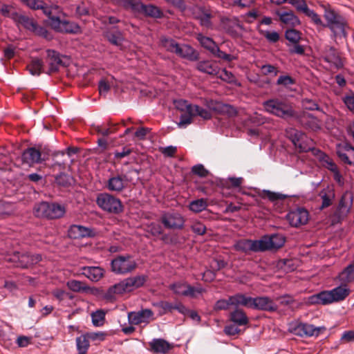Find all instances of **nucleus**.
Listing matches in <instances>:
<instances>
[{"instance_id": "obj_1", "label": "nucleus", "mask_w": 354, "mask_h": 354, "mask_svg": "<svg viewBox=\"0 0 354 354\" xmlns=\"http://www.w3.org/2000/svg\"><path fill=\"white\" fill-rule=\"evenodd\" d=\"M350 293V289L346 283H342L330 290H324L309 296L306 304L308 305H327L344 300Z\"/></svg>"}, {"instance_id": "obj_2", "label": "nucleus", "mask_w": 354, "mask_h": 354, "mask_svg": "<svg viewBox=\"0 0 354 354\" xmlns=\"http://www.w3.org/2000/svg\"><path fill=\"white\" fill-rule=\"evenodd\" d=\"M147 281L145 275H137L127 278L118 283L114 284L109 288L104 293V298L111 300L115 297L116 295L122 294L125 292H131L144 285Z\"/></svg>"}, {"instance_id": "obj_3", "label": "nucleus", "mask_w": 354, "mask_h": 354, "mask_svg": "<svg viewBox=\"0 0 354 354\" xmlns=\"http://www.w3.org/2000/svg\"><path fill=\"white\" fill-rule=\"evenodd\" d=\"M243 306L267 312H274L278 309L274 301L267 296L252 297L244 294H243Z\"/></svg>"}, {"instance_id": "obj_4", "label": "nucleus", "mask_w": 354, "mask_h": 354, "mask_svg": "<svg viewBox=\"0 0 354 354\" xmlns=\"http://www.w3.org/2000/svg\"><path fill=\"white\" fill-rule=\"evenodd\" d=\"M265 110L275 116L288 118L295 115L292 107L288 103L278 99H272L263 103Z\"/></svg>"}, {"instance_id": "obj_5", "label": "nucleus", "mask_w": 354, "mask_h": 354, "mask_svg": "<svg viewBox=\"0 0 354 354\" xmlns=\"http://www.w3.org/2000/svg\"><path fill=\"white\" fill-rule=\"evenodd\" d=\"M96 203L102 210L111 214H118L123 211L121 201L108 193L99 194Z\"/></svg>"}, {"instance_id": "obj_6", "label": "nucleus", "mask_w": 354, "mask_h": 354, "mask_svg": "<svg viewBox=\"0 0 354 354\" xmlns=\"http://www.w3.org/2000/svg\"><path fill=\"white\" fill-rule=\"evenodd\" d=\"M65 213L63 206L55 203L42 202L34 208V214L37 217L47 218L50 219L62 217Z\"/></svg>"}, {"instance_id": "obj_7", "label": "nucleus", "mask_w": 354, "mask_h": 354, "mask_svg": "<svg viewBox=\"0 0 354 354\" xmlns=\"http://www.w3.org/2000/svg\"><path fill=\"white\" fill-rule=\"evenodd\" d=\"M286 133L299 151L306 152L313 149V140L301 131L290 128L286 129Z\"/></svg>"}, {"instance_id": "obj_8", "label": "nucleus", "mask_w": 354, "mask_h": 354, "mask_svg": "<svg viewBox=\"0 0 354 354\" xmlns=\"http://www.w3.org/2000/svg\"><path fill=\"white\" fill-rule=\"evenodd\" d=\"M111 266L113 272L124 274L132 272L136 268V263L129 255L118 256L111 261Z\"/></svg>"}, {"instance_id": "obj_9", "label": "nucleus", "mask_w": 354, "mask_h": 354, "mask_svg": "<svg viewBox=\"0 0 354 354\" xmlns=\"http://www.w3.org/2000/svg\"><path fill=\"white\" fill-rule=\"evenodd\" d=\"M12 19H13L18 24L22 25L27 30H29L36 35L42 36L45 38H48V33L46 28L39 26L33 19L19 13H14L12 15Z\"/></svg>"}, {"instance_id": "obj_10", "label": "nucleus", "mask_w": 354, "mask_h": 354, "mask_svg": "<svg viewBox=\"0 0 354 354\" xmlns=\"http://www.w3.org/2000/svg\"><path fill=\"white\" fill-rule=\"evenodd\" d=\"M283 245H233L234 251L240 252L246 255H250L253 252H262L270 251L277 252Z\"/></svg>"}, {"instance_id": "obj_11", "label": "nucleus", "mask_w": 354, "mask_h": 354, "mask_svg": "<svg viewBox=\"0 0 354 354\" xmlns=\"http://www.w3.org/2000/svg\"><path fill=\"white\" fill-rule=\"evenodd\" d=\"M169 288L178 295L190 297H195L205 291L201 286H192L185 282L174 283L169 286Z\"/></svg>"}, {"instance_id": "obj_12", "label": "nucleus", "mask_w": 354, "mask_h": 354, "mask_svg": "<svg viewBox=\"0 0 354 354\" xmlns=\"http://www.w3.org/2000/svg\"><path fill=\"white\" fill-rule=\"evenodd\" d=\"M41 255L39 254H21L19 252H15L13 257L10 259H8V260L17 263V266L21 268H28L33 264L39 262L41 260Z\"/></svg>"}, {"instance_id": "obj_13", "label": "nucleus", "mask_w": 354, "mask_h": 354, "mask_svg": "<svg viewBox=\"0 0 354 354\" xmlns=\"http://www.w3.org/2000/svg\"><path fill=\"white\" fill-rule=\"evenodd\" d=\"M286 217L292 226L299 227L307 223L309 219V214L306 209L299 207L290 211Z\"/></svg>"}, {"instance_id": "obj_14", "label": "nucleus", "mask_w": 354, "mask_h": 354, "mask_svg": "<svg viewBox=\"0 0 354 354\" xmlns=\"http://www.w3.org/2000/svg\"><path fill=\"white\" fill-rule=\"evenodd\" d=\"M133 179L127 175H117L110 178L106 184V187L109 191L115 192H120L125 189L128 183L132 182Z\"/></svg>"}, {"instance_id": "obj_15", "label": "nucleus", "mask_w": 354, "mask_h": 354, "mask_svg": "<svg viewBox=\"0 0 354 354\" xmlns=\"http://www.w3.org/2000/svg\"><path fill=\"white\" fill-rule=\"evenodd\" d=\"M243 306V294L237 293L228 297L227 299L218 300L214 306L215 310H227L230 306Z\"/></svg>"}, {"instance_id": "obj_16", "label": "nucleus", "mask_w": 354, "mask_h": 354, "mask_svg": "<svg viewBox=\"0 0 354 354\" xmlns=\"http://www.w3.org/2000/svg\"><path fill=\"white\" fill-rule=\"evenodd\" d=\"M338 157L345 163L354 165V148L348 143H339L336 147Z\"/></svg>"}, {"instance_id": "obj_17", "label": "nucleus", "mask_w": 354, "mask_h": 354, "mask_svg": "<svg viewBox=\"0 0 354 354\" xmlns=\"http://www.w3.org/2000/svg\"><path fill=\"white\" fill-rule=\"evenodd\" d=\"M46 53V62L49 66L46 72L48 74L57 71L60 66H65V62L62 59V56L58 52L48 49Z\"/></svg>"}, {"instance_id": "obj_18", "label": "nucleus", "mask_w": 354, "mask_h": 354, "mask_svg": "<svg viewBox=\"0 0 354 354\" xmlns=\"http://www.w3.org/2000/svg\"><path fill=\"white\" fill-rule=\"evenodd\" d=\"M95 234L96 233L93 229L77 225L71 226L68 231V236L73 239H78L84 237H93Z\"/></svg>"}, {"instance_id": "obj_19", "label": "nucleus", "mask_w": 354, "mask_h": 354, "mask_svg": "<svg viewBox=\"0 0 354 354\" xmlns=\"http://www.w3.org/2000/svg\"><path fill=\"white\" fill-rule=\"evenodd\" d=\"M153 312L149 309H142L138 312H131L128 314V321L131 324L138 325L148 323Z\"/></svg>"}, {"instance_id": "obj_20", "label": "nucleus", "mask_w": 354, "mask_h": 354, "mask_svg": "<svg viewBox=\"0 0 354 354\" xmlns=\"http://www.w3.org/2000/svg\"><path fill=\"white\" fill-rule=\"evenodd\" d=\"M164 225L169 229H179L184 225V219L177 213L167 214L162 217Z\"/></svg>"}, {"instance_id": "obj_21", "label": "nucleus", "mask_w": 354, "mask_h": 354, "mask_svg": "<svg viewBox=\"0 0 354 354\" xmlns=\"http://www.w3.org/2000/svg\"><path fill=\"white\" fill-rule=\"evenodd\" d=\"M285 236L281 234H266L260 239L246 240L243 243H285ZM237 243H241L238 242Z\"/></svg>"}, {"instance_id": "obj_22", "label": "nucleus", "mask_w": 354, "mask_h": 354, "mask_svg": "<svg viewBox=\"0 0 354 354\" xmlns=\"http://www.w3.org/2000/svg\"><path fill=\"white\" fill-rule=\"evenodd\" d=\"M322 57L326 62L333 64L337 68H340L343 66L341 58L336 50L333 47H326L324 50L322 52Z\"/></svg>"}, {"instance_id": "obj_23", "label": "nucleus", "mask_w": 354, "mask_h": 354, "mask_svg": "<svg viewBox=\"0 0 354 354\" xmlns=\"http://www.w3.org/2000/svg\"><path fill=\"white\" fill-rule=\"evenodd\" d=\"M149 344L150 351L155 353L166 354L171 348L169 343L162 338L153 339Z\"/></svg>"}, {"instance_id": "obj_24", "label": "nucleus", "mask_w": 354, "mask_h": 354, "mask_svg": "<svg viewBox=\"0 0 354 354\" xmlns=\"http://www.w3.org/2000/svg\"><path fill=\"white\" fill-rule=\"evenodd\" d=\"M195 17L199 20L200 24L207 28H212L211 18L212 17L211 12L205 8H199L194 12Z\"/></svg>"}, {"instance_id": "obj_25", "label": "nucleus", "mask_w": 354, "mask_h": 354, "mask_svg": "<svg viewBox=\"0 0 354 354\" xmlns=\"http://www.w3.org/2000/svg\"><path fill=\"white\" fill-rule=\"evenodd\" d=\"M175 54L182 58L187 59L191 61H194L198 59V55L194 48L187 44H178Z\"/></svg>"}, {"instance_id": "obj_26", "label": "nucleus", "mask_w": 354, "mask_h": 354, "mask_svg": "<svg viewBox=\"0 0 354 354\" xmlns=\"http://www.w3.org/2000/svg\"><path fill=\"white\" fill-rule=\"evenodd\" d=\"M22 160L29 165L38 163L41 161V153L35 148H29L24 151Z\"/></svg>"}, {"instance_id": "obj_27", "label": "nucleus", "mask_w": 354, "mask_h": 354, "mask_svg": "<svg viewBox=\"0 0 354 354\" xmlns=\"http://www.w3.org/2000/svg\"><path fill=\"white\" fill-rule=\"evenodd\" d=\"M276 14L279 17L280 21L286 25L296 26L300 24V20L292 11H277Z\"/></svg>"}, {"instance_id": "obj_28", "label": "nucleus", "mask_w": 354, "mask_h": 354, "mask_svg": "<svg viewBox=\"0 0 354 354\" xmlns=\"http://www.w3.org/2000/svg\"><path fill=\"white\" fill-rule=\"evenodd\" d=\"M337 278L341 283L354 281V260L338 274Z\"/></svg>"}, {"instance_id": "obj_29", "label": "nucleus", "mask_w": 354, "mask_h": 354, "mask_svg": "<svg viewBox=\"0 0 354 354\" xmlns=\"http://www.w3.org/2000/svg\"><path fill=\"white\" fill-rule=\"evenodd\" d=\"M301 124L306 128L312 131H317L321 128L319 120L310 114H305L300 119Z\"/></svg>"}, {"instance_id": "obj_30", "label": "nucleus", "mask_w": 354, "mask_h": 354, "mask_svg": "<svg viewBox=\"0 0 354 354\" xmlns=\"http://www.w3.org/2000/svg\"><path fill=\"white\" fill-rule=\"evenodd\" d=\"M230 320L237 326H244L248 323V318L245 312L236 307L230 313Z\"/></svg>"}, {"instance_id": "obj_31", "label": "nucleus", "mask_w": 354, "mask_h": 354, "mask_svg": "<svg viewBox=\"0 0 354 354\" xmlns=\"http://www.w3.org/2000/svg\"><path fill=\"white\" fill-rule=\"evenodd\" d=\"M82 274L93 281H99L103 276V270L100 267H84Z\"/></svg>"}, {"instance_id": "obj_32", "label": "nucleus", "mask_w": 354, "mask_h": 354, "mask_svg": "<svg viewBox=\"0 0 354 354\" xmlns=\"http://www.w3.org/2000/svg\"><path fill=\"white\" fill-rule=\"evenodd\" d=\"M137 12L143 13L145 15L155 18H160L162 15V12L158 7L151 4L145 5L142 2H140V7H139Z\"/></svg>"}, {"instance_id": "obj_33", "label": "nucleus", "mask_w": 354, "mask_h": 354, "mask_svg": "<svg viewBox=\"0 0 354 354\" xmlns=\"http://www.w3.org/2000/svg\"><path fill=\"white\" fill-rule=\"evenodd\" d=\"M353 204V195L351 192H345L339 203V211L342 214H347L351 209Z\"/></svg>"}, {"instance_id": "obj_34", "label": "nucleus", "mask_w": 354, "mask_h": 354, "mask_svg": "<svg viewBox=\"0 0 354 354\" xmlns=\"http://www.w3.org/2000/svg\"><path fill=\"white\" fill-rule=\"evenodd\" d=\"M30 73L32 75H39L44 72V62L39 58H32L30 63L27 66Z\"/></svg>"}, {"instance_id": "obj_35", "label": "nucleus", "mask_w": 354, "mask_h": 354, "mask_svg": "<svg viewBox=\"0 0 354 354\" xmlns=\"http://www.w3.org/2000/svg\"><path fill=\"white\" fill-rule=\"evenodd\" d=\"M335 36H345V21L340 16L334 22L328 25Z\"/></svg>"}, {"instance_id": "obj_36", "label": "nucleus", "mask_w": 354, "mask_h": 354, "mask_svg": "<svg viewBox=\"0 0 354 354\" xmlns=\"http://www.w3.org/2000/svg\"><path fill=\"white\" fill-rule=\"evenodd\" d=\"M196 68L198 71L209 75H216L218 72V68L216 65L209 61H203L198 62L197 64Z\"/></svg>"}, {"instance_id": "obj_37", "label": "nucleus", "mask_w": 354, "mask_h": 354, "mask_svg": "<svg viewBox=\"0 0 354 354\" xmlns=\"http://www.w3.org/2000/svg\"><path fill=\"white\" fill-rule=\"evenodd\" d=\"M76 346L78 354H86L90 346L89 339L86 334L76 338Z\"/></svg>"}, {"instance_id": "obj_38", "label": "nucleus", "mask_w": 354, "mask_h": 354, "mask_svg": "<svg viewBox=\"0 0 354 354\" xmlns=\"http://www.w3.org/2000/svg\"><path fill=\"white\" fill-rule=\"evenodd\" d=\"M105 37L110 43L115 46H120L124 40L122 32L118 30L107 31L105 33Z\"/></svg>"}, {"instance_id": "obj_39", "label": "nucleus", "mask_w": 354, "mask_h": 354, "mask_svg": "<svg viewBox=\"0 0 354 354\" xmlns=\"http://www.w3.org/2000/svg\"><path fill=\"white\" fill-rule=\"evenodd\" d=\"M223 24H228V27H225L227 32H229L233 37H237L239 35L242 26L236 21H231L228 19H223Z\"/></svg>"}, {"instance_id": "obj_40", "label": "nucleus", "mask_w": 354, "mask_h": 354, "mask_svg": "<svg viewBox=\"0 0 354 354\" xmlns=\"http://www.w3.org/2000/svg\"><path fill=\"white\" fill-rule=\"evenodd\" d=\"M197 39L200 44L205 48L207 49L212 53L216 50L218 46L213 41L212 39L208 37L202 35L201 34L198 35Z\"/></svg>"}, {"instance_id": "obj_41", "label": "nucleus", "mask_w": 354, "mask_h": 354, "mask_svg": "<svg viewBox=\"0 0 354 354\" xmlns=\"http://www.w3.org/2000/svg\"><path fill=\"white\" fill-rule=\"evenodd\" d=\"M320 196L322 200L321 208H325L330 206L335 197L333 190L330 188L322 191Z\"/></svg>"}, {"instance_id": "obj_42", "label": "nucleus", "mask_w": 354, "mask_h": 354, "mask_svg": "<svg viewBox=\"0 0 354 354\" xmlns=\"http://www.w3.org/2000/svg\"><path fill=\"white\" fill-rule=\"evenodd\" d=\"M225 7H236L241 9L249 8L252 4V0H225L223 2Z\"/></svg>"}, {"instance_id": "obj_43", "label": "nucleus", "mask_w": 354, "mask_h": 354, "mask_svg": "<svg viewBox=\"0 0 354 354\" xmlns=\"http://www.w3.org/2000/svg\"><path fill=\"white\" fill-rule=\"evenodd\" d=\"M175 107L181 112L192 113L193 106L188 101L183 99L176 100L174 101Z\"/></svg>"}, {"instance_id": "obj_44", "label": "nucleus", "mask_w": 354, "mask_h": 354, "mask_svg": "<svg viewBox=\"0 0 354 354\" xmlns=\"http://www.w3.org/2000/svg\"><path fill=\"white\" fill-rule=\"evenodd\" d=\"M302 327L304 330V337H311L313 335L318 336L319 335L320 330L324 328L321 327H315L313 324L306 323H302Z\"/></svg>"}, {"instance_id": "obj_45", "label": "nucleus", "mask_w": 354, "mask_h": 354, "mask_svg": "<svg viewBox=\"0 0 354 354\" xmlns=\"http://www.w3.org/2000/svg\"><path fill=\"white\" fill-rule=\"evenodd\" d=\"M207 206L206 200L203 198L192 201L189 203V209L194 212H201L205 209Z\"/></svg>"}, {"instance_id": "obj_46", "label": "nucleus", "mask_w": 354, "mask_h": 354, "mask_svg": "<svg viewBox=\"0 0 354 354\" xmlns=\"http://www.w3.org/2000/svg\"><path fill=\"white\" fill-rule=\"evenodd\" d=\"M162 46L167 51L175 53L177 50L178 44L174 39L169 38L161 39Z\"/></svg>"}, {"instance_id": "obj_47", "label": "nucleus", "mask_w": 354, "mask_h": 354, "mask_svg": "<svg viewBox=\"0 0 354 354\" xmlns=\"http://www.w3.org/2000/svg\"><path fill=\"white\" fill-rule=\"evenodd\" d=\"M67 287L73 292H81L87 290L88 288L77 280H69L66 283Z\"/></svg>"}, {"instance_id": "obj_48", "label": "nucleus", "mask_w": 354, "mask_h": 354, "mask_svg": "<svg viewBox=\"0 0 354 354\" xmlns=\"http://www.w3.org/2000/svg\"><path fill=\"white\" fill-rule=\"evenodd\" d=\"M174 304L172 303L160 301L153 304V306L160 309V314L164 315L167 313H171L174 310Z\"/></svg>"}, {"instance_id": "obj_49", "label": "nucleus", "mask_w": 354, "mask_h": 354, "mask_svg": "<svg viewBox=\"0 0 354 354\" xmlns=\"http://www.w3.org/2000/svg\"><path fill=\"white\" fill-rule=\"evenodd\" d=\"M288 330L295 335L304 337L302 322L298 321L292 322L288 325Z\"/></svg>"}, {"instance_id": "obj_50", "label": "nucleus", "mask_w": 354, "mask_h": 354, "mask_svg": "<svg viewBox=\"0 0 354 354\" xmlns=\"http://www.w3.org/2000/svg\"><path fill=\"white\" fill-rule=\"evenodd\" d=\"M194 116L199 115L205 120H208L211 118L212 115L209 111L200 107L198 105H194L192 111V113Z\"/></svg>"}, {"instance_id": "obj_51", "label": "nucleus", "mask_w": 354, "mask_h": 354, "mask_svg": "<svg viewBox=\"0 0 354 354\" xmlns=\"http://www.w3.org/2000/svg\"><path fill=\"white\" fill-rule=\"evenodd\" d=\"M105 313L102 310H97L91 314L92 323L95 326L103 324Z\"/></svg>"}, {"instance_id": "obj_52", "label": "nucleus", "mask_w": 354, "mask_h": 354, "mask_svg": "<svg viewBox=\"0 0 354 354\" xmlns=\"http://www.w3.org/2000/svg\"><path fill=\"white\" fill-rule=\"evenodd\" d=\"M285 36L287 40L292 44H297L300 40V32L295 29H289L286 31Z\"/></svg>"}, {"instance_id": "obj_53", "label": "nucleus", "mask_w": 354, "mask_h": 354, "mask_svg": "<svg viewBox=\"0 0 354 354\" xmlns=\"http://www.w3.org/2000/svg\"><path fill=\"white\" fill-rule=\"evenodd\" d=\"M80 28L76 24L64 21L62 32H66L69 33H77L80 32Z\"/></svg>"}, {"instance_id": "obj_54", "label": "nucleus", "mask_w": 354, "mask_h": 354, "mask_svg": "<svg viewBox=\"0 0 354 354\" xmlns=\"http://www.w3.org/2000/svg\"><path fill=\"white\" fill-rule=\"evenodd\" d=\"M194 117L193 114L191 113H183L180 117V121L178 123V126L180 128H185L187 125L190 124L192 122V118Z\"/></svg>"}, {"instance_id": "obj_55", "label": "nucleus", "mask_w": 354, "mask_h": 354, "mask_svg": "<svg viewBox=\"0 0 354 354\" xmlns=\"http://www.w3.org/2000/svg\"><path fill=\"white\" fill-rule=\"evenodd\" d=\"M263 195L264 196L267 197L270 201L273 202L277 201H281L286 198V195H283L280 193L272 192L269 190H264Z\"/></svg>"}, {"instance_id": "obj_56", "label": "nucleus", "mask_w": 354, "mask_h": 354, "mask_svg": "<svg viewBox=\"0 0 354 354\" xmlns=\"http://www.w3.org/2000/svg\"><path fill=\"white\" fill-rule=\"evenodd\" d=\"M288 3L295 6L298 11L303 13L308 8L305 0H288Z\"/></svg>"}, {"instance_id": "obj_57", "label": "nucleus", "mask_w": 354, "mask_h": 354, "mask_svg": "<svg viewBox=\"0 0 354 354\" xmlns=\"http://www.w3.org/2000/svg\"><path fill=\"white\" fill-rule=\"evenodd\" d=\"M305 15L311 19L313 23L317 26H322V21L320 17L313 10H310L309 8L304 12Z\"/></svg>"}, {"instance_id": "obj_58", "label": "nucleus", "mask_w": 354, "mask_h": 354, "mask_svg": "<svg viewBox=\"0 0 354 354\" xmlns=\"http://www.w3.org/2000/svg\"><path fill=\"white\" fill-rule=\"evenodd\" d=\"M22 2L28 8L32 10H39L44 8V2L39 0H21Z\"/></svg>"}, {"instance_id": "obj_59", "label": "nucleus", "mask_w": 354, "mask_h": 354, "mask_svg": "<svg viewBox=\"0 0 354 354\" xmlns=\"http://www.w3.org/2000/svg\"><path fill=\"white\" fill-rule=\"evenodd\" d=\"M3 287L13 296H16L19 287L13 281H5Z\"/></svg>"}, {"instance_id": "obj_60", "label": "nucleus", "mask_w": 354, "mask_h": 354, "mask_svg": "<svg viewBox=\"0 0 354 354\" xmlns=\"http://www.w3.org/2000/svg\"><path fill=\"white\" fill-rule=\"evenodd\" d=\"M340 16L337 15L333 10L330 9H326L324 12V17L327 21L328 25L334 22Z\"/></svg>"}, {"instance_id": "obj_61", "label": "nucleus", "mask_w": 354, "mask_h": 354, "mask_svg": "<svg viewBox=\"0 0 354 354\" xmlns=\"http://www.w3.org/2000/svg\"><path fill=\"white\" fill-rule=\"evenodd\" d=\"M88 339H91L93 341L98 340L102 342L104 340L106 337V333L103 332H91L86 333Z\"/></svg>"}, {"instance_id": "obj_62", "label": "nucleus", "mask_w": 354, "mask_h": 354, "mask_svg": "<svg viewBox=\"0 0 354 354\" xmlns=\"http://www.w3.org/2000/svg\"><path fill=\"white\" fill-rule=\"evenodd\" d=\"M219 77L223 81L232 82L234 81V75L231 72L227 71L226 69L218 71V73Z\"/></svg>"}, {"instance_id": "obj_63", "label": "nucleus", "mask_w": 354, "mask_h": 354, "mask_svg": "<svg viewBox=\"0 0 354 354\" xmlns=\"http://www.w3.org/2000/svg\"><path fill=\"white\" fill-rule=\"evenodd\" d=\"M50 26L57 31L62 32L63 28L64 21H61L59 17H50Z\"/></svg>"}, {"instance_id": "obj_64", "label": "nucleus", "mask_w": 354, "mask_h": 354, "mask_svg": "<svg viewBox=\"0 0 354 354\" xmlns=\"http://www.w3.org/2000/svg\"><path fill=\"white\" fill-rule=\"evenodd\" d=\"M192 230L195 234L202 235L205 233L206 227L200 222H194L192 225Z\"/></svg>"}]
</instances>
